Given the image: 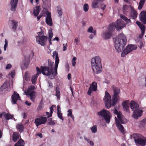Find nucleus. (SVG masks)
Listing matches in <instances>:
<instances>
[{"instance_id": "57", "label": "nucleus", "mask_w": 146, "mask_h": 146, "mask_svg": "<svg viewBox=\"0 0 146 146\" xmlns=\"http://www.w3.org/2000/svg\"><path fill=\"white\" fill-rule=\"evenodd\" d=\"M57 112H61L60 110V107L59 106H57Z\"/></svg>"}, {"instance_id": "23", "label": "nucleus", "mask_w": 146, "mask_h": 146, "mask_svg": "<svg viewBox=\"0 0 146 146\" xmlns=\"http://www.w3.org/2000/svg\"><path fill=\"white\" fill-rule=\"evenodd\" d=\"M137 11L132 7L130 12V15L131 18L135 19L137 18Z\"/></svg>"}, {"instance_id": "24", "label": "nucleus", "mask_w": 146, "mask_h": 146, "mask_svg": "<svg viewBox=\"0 0 146 146\" xmlns=\"http://www.w3.org/2000/svg\"><path fill=\"white\" fill-rule=\"evenodd\" d=\"M11 27L13 31H15L17 27L18 23L17 22L13 20H12L11 21Z\"/></svg>"}, {"instance_id": "15", "label": "nucleus", "mask_w": 146, "mask_h": 146, "mask_svg": "<svg viewBox=\"0 0 146 146\" xmlns=\"http://www.w3.org/2000/svg\"><path fill=\"white\" fill-rule=\"evenodd\" d=\"M97 89V83L95 82H93L90 85L87 94L90 95L93 92L96 91Z\"/></svg>"}, {"instance_id": "11", "label": "nucleus", "mask_w": 146, "mask_h": 146, "mask_svg": "<svg viewBox=\"0 0 146 146\" xmlns=\"http://www.w3.org/2000/svg\"><path fill=\"white\" fill-rule=\"evenodd\" d=\"M35 89V86H32L29 87L27 91L25 92L26 94L29 96L28 97L30 98L31 100L34 102L35 98V92L34 91Z\"/></svg>"}, {"instance_id": "2", "label": "nucleus", "mask_w": 146, "mask_h": 146, "mask_svg": "<svg viewBox=\"0 0 146 146\" xmlns=\"http://www.w3.org/2000/svg\"><path fill=\"white\" fill-rule=\"evenodd\" d=\"M111 87L114 93V94L112 98V102L111 103V102L110 96L106 92H105V95L103 98V100L105 103V106L108 109L111 106H114L115 104L120 93L119 88L115 87L114 85L112 86Z\"/></svg>"}, {"instance_id": "55", "label": "nucleus", "mask_w": 146, "mask_h": 146, "mask_svg": "<svg viewBox=\"0 0 146 146\" xmlns=\"http://www.w3.org/2000/svg\"><path fill=\"white\" fill-rule=\"evenodd\" d=\"M143 46V45L142 42L140 41L139 42V47L140 48H141Z\"/></svg>"}, {"instance_id": "30", "label": "nucleus", "mask_w": 146, "mask_h": 146, "mask_svg": "<svg viewBox=\"0 0 146 146\" xmlns=\"http://www.w3.org/2000/svg\"><path fill=\"white\" fill-rule=\"evenodd\" d=\"M9 82L8 81L5 82L1 87V89L3 90H4L6 89L9 87Z\"/></svg>"}, {"instance_id": "42", "label": "nucleus", "mask_w": 146, "mask_h": 146, "mask_svg": "<svg viewBox=\"0 0 146 146\" xmlns=\"http://www.w3.org/2000/svg\"><path fill=\"white\" fill-rule=\"evenodd\" d=\"M144 33H145V32H142L141 34V35H140L139 36V38H138V39L139 40H136V41L137 42H138L139 41V39H141L142 38L143 36L144 35Z\"/></svg>"}, {"instance_id": "54", "label": "nucleus", "mask_w": 146, "mask_h": 146, "mask_svg": "<svg viewBox=\"0 0 146 146\" xmlns=\"http://www.w3.org/2000/svg\"><path fill=\"white\" fill-rule=\"evenodd\" d=\"M48 84L49 87L50 88H52L53 87L52 84L50 82H48Z\"/></svg>"}, {"instance_id": "32", "label": "nucleus", "mask_w": 146, "mask_h": 146, "mask_svg": "<svg viewBox=\"0 0 146 146\" xmlns=\"http://www.w3.org/2000/svg\"><path fill=\"white\" fill-rule=\"evenodd\" d=\"M16 127L20 132H22L23 131L24 127L22 124H17L16 125Z\"/></svg>"}, {"instance_id": "5", "label": "nucleus", "mask_w": 146, "mask_h": 146, "mask_svg": "<svg viewBox=\"0 0 146 146\" xmlns=\"http://www.w3.org/2000/svg\"><path fill=\"white\" fill-rule=\"evenodd\" d=\"M130 106L132 111H133V117L135 119H137L142 115L143 111L137 102L133 101H131Z\"/></svg>"}, {"instance_id": "26", "label": "nucleus", "mask_w": 146, "mask_h": 146, "mask_svg": "<svg viewBox=\"0 0 146 146\" xmlns=\"http://www.w3.org/2000/svg\"><path fill=\"white\" fill-rule=\"evenodd\" d=\"M19 134L18 132H13V141L15 142H16L19 138Z\"/></svg>"}, {"instance_id": "6", "label": "nucleus", "mask_w": 146, "mask_h": 146, "mask_svg": "<svg viewBox=\"0 0 146 146\" xmlns=\"http://www.w3.org/2000/svg\"><path fill=\"white\" fill-rule=\"evenodd\" d=\"M92 68L95 74H98L101 72L102 67L101 59L99 57L96 56L93 58L91 61Z\"/></svg>"}, {"instance_id": "60", "label": "nucleus", "mask_w": 146, "mask_h": 146, "mask_svg": "<svg viewBox=\"0 0 146 146\" xmlns=\"http://www.w3.org/2000/svg\"><path fill=\"white\" fill-rule=\"evenodd\" d=\"M37 135L39 136L40 138H42V134L41 133H38Z\"/></svg>"}, {"instance_id": "29", "label": "nucleus", "mask_w": 146, "mask_h": 146, "mask_svg": "<svg viewBox=\"0 0 146 146\" xmlns=\"http://www.w3.org/2000/svg\"><path fill=\"white\" fill-rule=\"evenodd\" d=\"M55 91V96H56L57 98L59 100L60 99V93L58 86H56Z\"/></svg>"}, {"instance_id": "47", "label": "nucleus", "mask_w": 146, "mask_h": 146, "mask_svg": "<svg viewBox=\"0 0 146 146\" xmlns=\"http://www.w3.org/2000/svg\"><path fill=\"white\" fill-rule=\"evenodd\" d=\"M5 44L4 47V50L5 51L6 50V48L7 47L8 43V41L6 39L5 40Z\"/></svg>"}, {"instance_id": "38", "label": "nucleus", "mask_w": 146, "mask_h": 146, "mask_svg": "<svg viewBox=\"0 0 146 146\" xmlns=\"http://www.w3.org/2000/svg\"><path fill=\"white\" fill-rule=\"evenodd\" d=\"M57 12L59 16H61L62 14V12L61 8L60 6H58L57 7Z\"/></svg>"}, {"instance_id": "20", "label": "nucleus", "mask_w": 146, "mask_h": 146, "mask_svg": "<svg viewBox=\"0 0 146 146\" xmlns=\"http://www.w3.org/2000/svg\"><path fill=\"white\" fill-rule=\"evenodd\" d=\"M18 3V0H11L10 4L11 5V10L13 11H15L17 5Z\"/></svg>"}, {"instance_id": "33", "label": "nucleus", "mask_w": 146, "mask_h": 146, "mask_svg": "<svg viewBox=\"0 0 146 146\" xmlns=\"http://www.w3.org/2000/svg\"><path fill=\"white\" fill-rule=\"evenodd\" d=\"M146 0H140L139 2V6L138 7L139 10L141 9L143 7Z\"/></svg>"}, {"instance_id": "64", "label": "nucleus", "mask_w": 146, "mask_h": 146, "mask_svg": "<svg viewBox=\"0 0 146 146\" xmlns=\"http://www.w3.org/2000/svg\"><path fill=\"white\" fill-rule=\"evenodd\" d=\"M94 37V36L92 34H91L89 36V38L90 39H92Z\"/></svg>"}, {"instance_id": "17", "label": "nucleus", "mask_w": 146, "mask_h": 146, "mask_svg": "<svg viewBox=\"0 0 146 146\" xmlns=\"http://www.w3.org/2000/svg\"><path fill=\"white\" fill-rule=\"evenodd\" d=\"M46 18L45 22L49 26H52V22L51 18V13L48 12L46 14Z\"/></svg>"}, {"instance_id": "31", "label": "nucleus", "mask_w": 146, "mask_h": 146, "mask_svg": "<svg viewBox=\"0 0 146 146\" xmlns=\"http://www.w3.org/2000/svg\"><path fill=\"white\" fill-rule=\"evenodd\" d=\"M3 116L7 120H9V119H12L13 116V115H11L8 113L5 114L4 113Z\"/></svg>"}, {"instance_id": "27", "label": "nucleus", "mask_w": 146, "mask_h": 146, "mask_svg": "<svg viewBox=\"0 0 146 146\" xmlns=\"http://www.w3.org/2000/svg\"><path fill=\"white\" fill-rule=\"evenodd\" d=\"M48 42L50 45H52L51 39L53 35L52 30H49L48 32Z\"/></svg>"}, {"instance_id": "9", "label": "nucleus", "mask_w": 146, "mask_h": 146, "mask_svg": "<svg viewBox=\"0 0 146 146\" xmlns=\"http://www.w3.org/2000/svg\"><path fill=\"white\" fill-rule=\"evenodd\" d=\"M37 34L36 36V42L42 46H44L48 39L47 37L43 35V32L42 31L38 33Z\"/></svg>"}, {"instance_id": "12", "label": "nucleus", "mask_w": 146, "mask_h": 146, "mask_svg": "<svg viewBox=\"0 0 146 146\" xmlns=\"http://www.w3.org/2000/svg\"><path fill=\"white\" fill-rule=\"evenodd\" d=\"M110 26L111 27L114 28V30L115 28L117 31H119L125 27L126 26L125 24L120 19H117L115 23H111Z\"/></svg>"}, {"instance_id": "41", "label": "nucleus", "mask_w": 146, "mask_h": 146, "mask_svg": "<svg viewBox=\"0 0 146 146\" xmlns=\"http://www.w3.org/2000/svg\"><path fill=\"white\" fill-rule=\"evenodd\" d=\"M62 114L61 112H57V115L59 118L61 119L62 121L64 120V119L62 117Z\"/></svg>"}, {"instance_id": "50", "label": "nucleus", "mask_w": 146, "mask_h": 146, "mask_svg": "<svg viewBox=\"0 0 146 146\" xmlns=\"http://www.w3.org/2000/svg\"><path fill=\"white\" fill-rule=\"evenodd\" d=\"M12 67V65L10 64H8L6 66L5 68L6 69H9L11 68Z\"/></svg>"}, {"instance_id": "58", "label": "nucleus", "mask_w": 146, "mask_h": 146, "mask_svg": "<svg viewBox=\"0 0 146 146\" xmlns=\"http://www.w3.org/2000/svg\"><path fill=\"white\" fill-rule=\"evenodd\" d=\"M25 103L28 106H30L31 104V103L30 102L26 101L25 102Z\"/></svg>"}, {"instance_id": "18", "label": "nucleus", "mask_w": 146, "mask_h": 146, "mask_svg": "<svg viewBox=\"0 0 146 146\" xmlns=\"http://www.w3.org/2000/svg\"><path fill=\"white\" fill-rule=\"evenodd\" d=\"M140 19L141 21L144 24H146V12L143 11L140 15Z\"/></svg>"}, {"instance_id": "40", "label": "nucleus", "mask_w": 146, "mask_h": 146, "mask_svg": "<svg viewBox=\"0 0 146 146\" xmlns=\"http://www.w3.org/2000/svg\"><path fill=\"white\" fill-rule=\"evenodd\" d=\"M89 9L88 5L86 3L84 4L83 6V9L84 11L86 12L88 11Z\"/></svg>"}, {"instance_id": "7", "label": "nucleus", "mask_w": 146, "mask_h": 146, "mask_svg": "<svg viewBox=\"0 0 146 146\" xmlns=\"http://www.w3.org/2000/svg\"><path fill=\"white\" fill-rule=\"evenodd\" d=\"M52 107V106L50 108V113L48 112H46V115L48 116L47 117H45L44 115H43L35 119L34 122L37 127L40 125L45 124L47 121V118L51 117L52 116L53 113Z\"/></svg>"}, {"instance_id": "43", "label": "nucleus", "mask_w": 146, "mask_h": 146, "mask_svg": "<svg viewBox=\"0 0 146 146\" xmlns=\"http://www.w3.org/2000/svg\"><path fill=\"white\" fill-rule=\"evenodd\" d=\"M43 106V104L42 100L40 102L38 106V109L39 110H41Z\"/></svg>"}, {"instance_id": "53", "label": "nucleus", "mask_w": 146, "mask_h": 146, "mask_svg": "<svg viewBox=\"0 0 146 146\" xmlns=\"http://www.w3.org/2000/svg\"><path fill=\"white\" fill-rule=\"evenodd\" d=\"M84 138L85 140L87 141L88 143H89V141H90L89 139H88L85 136H84Z\"/></svg>"}, {"instance_id": "22", "label": "nucleus", "mask_w": 146, "mask_h": 146, "mask_svg": "<svg viewBox=\"0 0 146 146\" xmlns=\"http://www.w3.org/2000/svg\"><path fill=\"white\" fill-rule=\"evenodd\" d=\"M29 58L30 56H29L27 57H25V62H24V64H23L21 66V68L22 69H25L27 68L29 62Z\"/></svg>"}, {"instance_id": "52", "label": "nucleus", "mask_w": 146, "mask_h": 146, "mask_svg": "<svg viewBox=\"0 0 146 146\" xmlns=\"http://www.w3.org/2000/svg\"><path fill=\"white\" fill-rule=\"evenodd\" d=\"M63 50L64 51L67 49L66 44H63Z\"/></svg>"}, {"instance_id": "34", "label": "nucleus", "mask_w": 146, "mask_h": 146, "mask_svg": "<svg viewBox=\"0 0 146 146\" xmlns=\"http://www.w3.org/2000/svg\"><path fill=\"white\" fill-rule=\"evenodd\" d=\"M24 145L23 140L22 139H20L18 142L14 146H24Z\"/></svg>"}, {"instance_id": "56", "label": "nucleus", "mask_w": 146, "mask_h": 146, "mask_svg": "<svg viewBox=\"0 0 146 146\" xmlns=\"http://www.w3.org/2000/svg\"><path fill=\"white\" fill-rule=\"evenodd\" d=\"M10 75L11 76L12 78H13V76L15 75V72L14 71H12L11 72L10 74Z\"/></svg>"}, {"instance_id": "13", "label": "nucleus", "mask_w": 146, "mask_h": 146, "mask_svg": "<svg viewBox=\"0 0 146 146\" xmlns=\"http://www.w3.org/2000/svg\"><path fill=\"white\" fill-rule=\"evenodd\" d=\"M113 31L114 28L111 27L109 25L108 30L102 32L101 34L102 36L104 39H109L113 33Z\"/></svg>"}, {"instance_id": "10", "label": "nucleus", "mask_w": 146, "mask_h": 146, "mask_svg": "<svg viewBox=\"0 0 146 146\" xmlns=\"http://www.w3.org/2000/svg\"><path fill=\"white\" fill-rule=\"evenodd\" d=\"M98 114L100 117H103L105 119L106 123H109L110 122L111 115L108 111L103 109L98 112Z\"/></svg>"}, {"instance_id": "21", "label": "nucleus", "mask_w": 146, "mask_h": 146, "mask_svg": "<svg viewBox=\"0 0 146 146\" xmlns=\"http://www.w3.org/2000/svg\"><path fill=\"white\" fill-rule=\"evenodd\" d=\"M132 7L130 6H128L126 5H124L123 8V12L125 15H127L129 11H131Z\"/></svg>"}, {"instance_id": "8", "label": "nucleus", "mask_w": 146, "mask_h": 146, "mask_svg": "<svg viewBox=\"0 0 146 146\" xmlns=\"http://www.w3.org/2000/svg\"><path fill=\"white\" fill-rule=\"evenodd\" d=\"M131 138L134 139L137 145L144 146L146 145V138L139 134H134L131 136Z\"/></svg>"}, {"instance_id": "35", "label": "nucleus", "mask_w": 146, "mask_h": 146, "mask_svg": "<svg viewBox=\"0 0 146 146\" xmlns=\"http://www.w3.org/2000/svg\"><path fill=\"white\" fill-rule=\"evenodd\" d=\"M88 32L90 33H93L94 35H96V31L95 30H93V27L91 26L90 27L88 30Z\"/></svg>"}, {"instance_id": "36", "label": "nucleus", "mask_w": 146, "mask_h": 146, "mask_svg": "<svg viewBox=\"0 0 146 146\" xmlns=\"http://www.w3.org/2000/svg\"><path fill=\"white\" fill-rule=\"evenodd\" d=\"M91 130L92 133H96L97 131V126L96 125H93L91 128Z\"/></svg>"}, {"instance_id": "63", "label": "nucleus", "mask_w": 146, "mask_h": 146, "mask_svg": "<svg viewBox=\"0 0 146 146\" xmlns=\"http://www.w3.org/2000/svg\"><path fill=\"white\" fill-rule=\"evenodd\" d=\"M59 38L58 37H56L54 38L53 39V40H57V41H59Z\"/></svg>"}, {"instance_id": "28", "label": "nucleus", "mask_w": 146, "mask_h": 146, "mask_svg": "<svg viewBox=\"0 0 146 146\" xmlns=\"http://www.w3.org/2000/svg\"><path fill=\"white\" fill-rule=\"evenodd\" d=\"M40 7L39 6H38L34 9L33 11V14L35 16H37L40 11Z\"/></svg>"}, {"instance_id": "46", "label": "nucleus", "mask_w": 146, "mask_h": 146, "mask_svg": "<svg viewBox=\"0 0 146 146\" xmlns=\"http://www.w3.org/2000/svg\"><path fill=\"white\" fill-rule=\"evenodd\" d=\"M76 60V58L75 57H73L72 60V65L73 66H75L76 64V62L75 61Z\"/></svg>"}, {"instance_id": "59", "label": "nucleus", "mask_w": 146, "mask_h": 146, "mask_svg": "<svg viewBox=\"0 0 146 146\" xmlns=\"http://www.w3.org/2000/svg\"><path fill=\"white\" fill-rule=\"evenodd\" d=\"M96 80L97 81H100L101 80V79L100 77L98 76H96L95 78Z\"/></svg>"}, {"instance_id": "25", "label": "nucleus", "mask_w": 146, "mask_h": 146, "mask_svg": "<svg viewBox=\"0 0 146 146\" xmlns=\"http://www.w3.org/2000/svg\"><path fill=\"white\" fill-rule=\"evenodd\" d=\"M120 17L122 19L126 22L127 24L128 25L131 24V22L130 19H128L126 17L122 15H120Z\"/></svg>"}, {"instance_id": "14", "label": "nucleus", "mask_w": 146, "mask_h": 146, "mask_svg": "<svg viewBox=\"0 0 146 146\" xmlns=\"http://www.w3.org/2000/svg\"><path fill=\"white\" fill-rule=\"evenodd\" d=\"M137 48V46L135 45L129 44L123 50L122 53V56H124L125 55L131 52L133 50H135Z\"/></svg>"}, {"instance_id": "48", "label": "nucleus", "mask_w": 146, "mask_h": 146, "mask_svg": "<svg viewBox=\"0 0 146 146\" xmlns=\"http://www.w3.org/2000/svg\"><path fill=\"white\" fill-rule=\"evenodd\" d=\"M68 112L67 114L68 117H70L72 115V110L71 109L69 110L68 111Z\"/></svg>"}, {"instance_id": "3", "label": "nucleus", "mask_w": 146, "mask_h": 146, "mask_svg": "<svg viewBox=\"0 0 146 146\" xmlns=\"http://www.w3.org/2000/svg\"><path fill=\"white\" fill-rule=\"evenodd\" d=\"M127 42L126 36L123 34H119L115 42V47L118 52H121Z\"/></svg>"}, {"instance_id": "51", "label": "nucleus", "mask_w": 146, "mask_h": 146, "mask_svg": "<svg viewBox=\"0 0 146 146\" xmlns=\"http://www.w3.org/2000/svg\"><path fill=\"white\" fill-rule=\"evenodd\" d=\"M140 123L142 124V125H144L145 123H146V118L143 119L142 121L140 122Z\"/></svg>"}, {"instance_id": "4", "label": "nucleus", "mask_w": 146, "mask_h": 146, "mask_svg": "<svg viewBox=\"0 0 146 146\" xmlns=\"http://www.w3.org/2000/svg\"><path fill=\"white\" fill-rule=\"evenodd\" d=\"M113 113L117 115V117L118 119V120L116 117H115L116 126L120 131L122 133H123L124 132V128L123 126L120 123L123 124H125L127 122V120L126 119L124 118L121 113L120 111L118 112L115 109L113 110Z\"/></svg>"}, {"instance_id": "62", "label": "nucleus", "mask_w": 146, "mask_h": 146, "mask_svg": "<svg viewBox=\"0 0 146 146\" xmlns=\"http://www.w3.org/2000/svg\"><path fill=\"white\" fill-rule=\"evenodd\" d=\"M89 143L92 146H93L94 145V143H93V142L91 141H90L89 143Z\"/></svg>"}, {"instance_id": "61", "label": "nucleus", "mask_w": 146, "mask_h": 146, "mask_svg": "<svg viewBox=\"0 0 146 146\" xmlns=\"http://www.w3.org/2000/svg\"><path fill=\"white\" fill-rule=\"evenodd\" d=\"M71 75L70 74H68V80H70L71 78Z\"/></svg>"}, {"instance_id": "37", "label": "nucleus", "mask_w": 146, "mask_h": 146, "mask_svg": "<svg viewBox=\"0 0 146 146\" xmlns=\"http://www.w3.org/2000/svg\"><path fill=\"white\" fill-rule=\"evenodd\" d=\"M55 124V122L54 121H52V119L50 118L48 119V125H54Z\"/></svg>"}, {"instance_id": "49", "label": "nucleus", "mask_w": 146, "mask_h": 146, "mask_svg": "<svg viewBox=\"0 0 146 146\" xmlns=\"http://www.w3.org/2000/svg\"><path fill=\"white\" fill-rule=\"evenodd\" d=\"M101 3H100V4H99V5L100 4L101 5L100 7L101 9L102 10H104V9H105V8L106 7V6L105 4H101Z\"/></svg>"}, {"instance_id": "45", "label": "nucleus", "mask_w": 146, "mask_h": 146, "mask_svg": "<svg viewBox=\"0 0 146 146\" xmlns=\"http://www.w3.org/2000/svg\"><path fill=\"white\" fill-rule=\"evenodd\" d=\"M139 27L140 28L142 32H145V26L144 25L141 24L139 26Z\"/></svg>"}, {"instance_id": "1", "label": "nucleus", "mask_w": 146, "mask_h": 146, "mask_svg": "<svg viewBox=\"0 0 146 146\" xmlns=\"http://www.w3.org/2000/svg\"><path fill=\"white\" fill-rule=\"evenodd\" d=\"M52 54V57L54 58L55 56L54 72L53 71V68L54 62L48 60L47 66H41L40 67L41 69L38 67H36V69L38 73L35 75L33 76L32 77L31 81L33 84H35L36 83V81L38 74L41 73L44 75L48 76L49 78L51 79H53L54 76H56L57 73V68L59 62V59L57 52L54 51L53 52Z\"/></svg>"}, {"instance_id": "39", "label": "nucleus", "mask_w": 146, "mask_h": 146, "mask_svg": "<svg viewBox=\"0 0 146 146\" xmlns=\"http://www.w3.org/2000/svg\"><path fill=\"white\" fill-rule=\"evenodd\" d=\"M30 76L29 73L28 72L25 73V79L26 80H29Z\"/></svg>"}, {"instance_id": "44", "label": "nucleus", "mask_w": 146, "mask_h": 146, "mask_svg": "<svg viewBox=\"0 0 146 146\" xmlns=\"http://www.w3.org/2000/svg\"><path fill=\"white\" fill-rule=\"evenodd\" d=\"M74 42L77 45H78L80 44V41L79 39L78 38H75L74 40Z\"/></svg>"}, {"instance_id": "19", "label": "nucleus", "mask_w": 146, "mask_h": 146, "mask_svg": "<svg viewBox=\"0 0 146 146\" xmlns=\"http://www.w3.org/2000/svg\"><path fill=\"white\" fill-rule=\"evenodd\" d=\"M129 102L128 100L123 101V102L122 106L123 109L128 113L129 112Z\"/></svg>"}, {"instance_id": "16", "label": "nucleus", "mask_w": 146, "mask_h": 146, "mask_svg": "<svg viewBox=\"0 0 146 146\" xmlns=\"http://www.w3.org/2000/svg\"><path fill=\"white\" fill-rule=\"evenodd\" d=\"M11 98V102L13 104H16L18 101H19L21 100L19 94L15 92H14L13 94L12 95Z\"/></svg>"}]
</instances>
